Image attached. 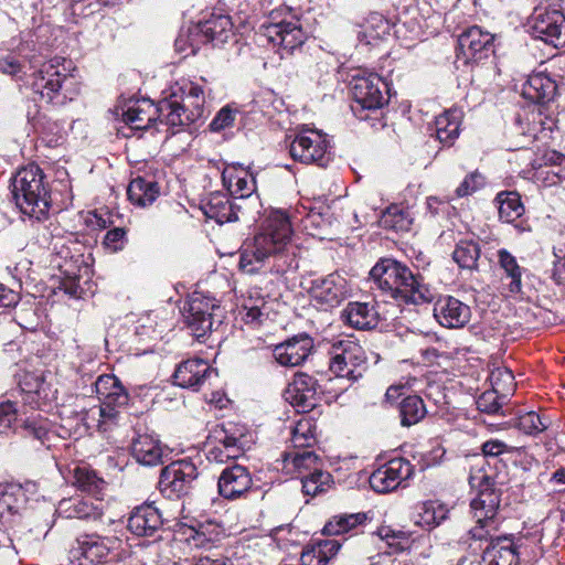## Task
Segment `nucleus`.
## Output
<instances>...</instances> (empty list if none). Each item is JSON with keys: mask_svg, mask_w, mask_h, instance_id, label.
Wrapping results in <instances>:
<instances>
[{"mask_svg": "<svg viewBox=\"0 0 565 565\" xmlns=\"http://www.w3.org/2000/svg\"><path fill=\"white\" fill-rule=\"evenodd\" d=\"M288 216L279 211L271 213L263 230L241 248L239 269L254 275L259 271L277 274L298 268L297 247L291 244Z\"/></svg>", "mask_w": 565, "mask_h": 565, "instance_id": "obj_1", "label": "nucleus"}, {"mask_svg": "<svg viewBox=\"0 0 565 565\" xmlns=\"http://www.w3.org/2000/svg\"><path fill=\"white\" fill-rule=\"evenodd\" d=\"M95 391L100 403L83 414V424L87 429L110 431L122 420L129 393L114 374L99 375L95 382Z\"/></svg>", "mask_w": 565, "mask_h": 565, "instance_id": "obj_2", "label": "nucleus"}, {"mask_svg": "<svg viewBox=\"0 0 565 565\" xmlns=\"http://www.w3.org/2000/svg\"><path fill=\"white\" fill-rule=\"evenodd\" d=\"M42 169L30 163L14 174L11 181L12 195L20 211L31 218L46 217L51 206L49 184Z\"/></svg>", "mask_w": 565, "mask_h": 565, "instance_id": "obj_3", "label": "nucleus"}, {"mask_svg": "<svg viewBox=\"0 0 565 565\" xmlns=\"http://www.w3.org/2000/svg\"><path fill=\"white\" fill-rule=\"evenodd\" d=\"M74 71L72 61L55 56L33 72L32 89L46 103L61 105L78 93Z\"/></svg>", "mask_w": 565, "mask_h": 565, "instance_id": "obj_4", "label": "nucleus"}, {"mask_svg": "<svg viewBox=\"0 0 565 565\" xmlns=\"http://www.w3.org/2000/svg\"><path fill=\"white\" fill-rule=\"evenodd\" d=\"M470 484L472 488H478V492L470 502L477 525L469 531V534L475 541H488V536L494 535L499 529L497 514L501 491L495 487L493 479L486 473L471 476Z\"/></svg>", "mask_w": 565, "mask_h": 565, "instance_id": "obj_5", "label": "nucleus"}, {"mask_svg": "<svg viewBox=\"0 0 565 565\" xmlns=\"http://www.w3.org/2000/svg\"><path fill=\"white\" fill-rule=\"evenodd\" d=\"M170 109L171 104L166 97L157 104L149 98L129 99L122 108V120L132 130H145L157 119L171 129V124L180 122V119Z\"/></svg>", "mask_w": 565, "mask_h": 565, "instance_id": "obj_6", "label": "nucleus"}, {"mask_svg": "<svg viewBox=\"0 0 565 565\" xmlns=\"http://www.w3.org/2000/svg\"><path fill=\"white\" fill-rule=\"evenodd\" d=\"M184 320L192 335L199 342H205L209 333L222 323L221 307L215 299L194 294L189 301Z\"/></svg>", "mask_w": 565, "mask_h": 565, "instance_id": "obj_7", "label": "nucleus"}, {"mask_svg": "<svg viewBox=\"0 0 565 565\" xmlns=\"http://www.w3.org/2000/svg\"><path fill=\"white\" fill-rule=\"evenodd\" d=\"M179 90L182 95L173 90L166 96L167 102L171 104V113L180 119V122L175 120V124H171V134L180 131L181 128L204 116L205 95L203 88L190 82Z\"/></svg>", "mask_w": 565, "mask_h": 565, "instance_id": "obj_8", "label": "nucleus"}, {"mask_svg": "<svg viewBox=\"0 0 565 565\" xmlns=\"http://www.w3.org/2000/svg\"><path fill=\"white\" fill-rule=\"evenodd\" d=\"M291 158L305 164L327 167L331 161L330 142L320 130L302 128L289 145Z\"/></svg>", "mask_w": 565, "mask_h": 565, "instance_id": "obj_9", "label": "nucleus"}, {"mask_svg": "<svg viewBox=\"0 0 565 565\" xmlns=\"http://www.w3.org/2000/svg\"><path fill=\"white\" fill-rule=\"evenodd\" d=\"M366 370L363 348L354 341L341 340L332 345L330 371L340 379L355 382Z\"/></svg>", "mask_w": 565, "mask_h": 565, "instance_id": "obj_10", "label": "nucleus"}, {"mask_svg": "<svg viewBox=\"0 0 565 565\" xmlns=\"http://www.w3.org/2000/svg\"><path fill=\"white\" fill-rule=\"evenodd\" d=\"M529 28L535 39L554 47L565 44V15L555 7L537 6L530 18Z\"/></svg>", "mask_w": 565, "mask_h": 565, "instance_id": "obj_11", "label": "nucleus"}, {"mask_svg": "<svg viewBox=\"0 0 565 565\" xmlns=\"http://www.w3.org/2000/svg\"><path fill=\"white\" fill-rule=\"evenodd\" d=\"M196 478L198 469L192 461L177 460L161 470L159 488L167 498L179 499L190 492Z\"/></svg>", "mask_w": 565, "mask_h": 565, "instance_id": "obj_12", "label": "nucleus"}, {"mask_svg": "<svg viewBox=\"0 0 565 565\" xmlns=\"http://www.w3.org/2000/svg\"><path fill=\"white\" fill-rule=\"evenodd\" d=\"M386 86L380 75L358 72L351 81V92L355 103L352 110L356 111L358 108L374 110L383 107L387 103L383 94Z\"/></svg>", "mask_w": 565, "mask_h": 565, "instance_id": "obj_13", "label": "nucleus"}, {"mask_svg": "<svg viewBox=\"0 0 565 565\" xmlns=\"http://www.w3.org/2000/svg\"><path fill=\"white\" fill-rule=\"evenodd\" d=\"M398 275L396 284L393 286L392 298L402 299L406 303L422 305L430 302L434 292L427 284L424 282L419 274H414L405 264L398 262Z\"/></svg>", "mask_w": 565, "mask_h": 565, "instance_id": "obj_14", "label": "nucleus"}, {"mask_svg": "<svg viewBox=\"0 0 565 565\" xmlns=\"http://www.w3.org/2000/svg\"><path fill=\"white\" fill-rule=\"evenodd\" d=\"M413 475V466L404 458H394L379 467L370 476L371 488L380 493L395 490Z\"/></svg>", "mask_w": 565, "mask_h": 565, "instance_id": "obj_15", "label": "nucleus"}, {"mask_svg": "<svg viewBox=\"0 0 565 565\" xmlns=\"http://www.w3.org/2000/svg\"><path fill=\"white\" fill-rule=\"evenodd\" d=\"M312 349L313 339L302 332L277 344L273 350V355L281 366L296 367L309 358Z\"/></svg>", "mask_w": 565, "mask_h": 565, "instance_id": "obj_16", "label": "nucleus"}, {"mask_svg": "<svg viewBox=\"0 0 565 565\" xmlns=\"http://www.w3.org/2000/svg\"><path fill=\"white\" fill-rule=\"evenodd\" d=\"M493 40L494 36L491 33L473 25L459 35L457 55L465 62L482 60L492 52Z\"/></svg>", "mask_w": 565, "mask_h": 565, "instance_id": "obj_17", "label": "nucleus"}, {"mask_svg": "<svg viewBox=\"0 0 565 565\" xmlns=\"http://www.w3.org/2000/svg\"><path fill=\"white\" fill-rule=\"evenodd\" d=\"M252 486L253 478L249 470L237 463L223 469L217 481L220 495L232 501L245 497Z\"/></svg>", "mask_w": 565, "mask_h": 565, "instance_id": "obj_18", "label": "nucleus"}, {"mask_svg": "<svg viewBox=\"0 0 565 565\" xmlns=\"http://www.w3.org/2000/svg\"><path fill=\"white\" fill-rule=\"evenodd\" d=\"M114 543L108 537L98 535H85L77 540V546L71 551L73 562L77 565H96L108 561L111 553L110 544Z\"/></svg>", "mask_w": 565, "mask_h": 565, "instance_id": "obj_19", "label": "nucleus"}, {"mask_svg": "<svg viewBox=\"0 0 565 565\" xmlns=\"http://www.w3.org/2000/svg\"><path fill=\"white\" fill-rule=\"evenodd\" d=\"M264 34L268 41L287 53H291L306 41V33L298 19L269 23L268 25H264Z\"/></svg>", "mask_w": 565, "mask_h": 565, "instance_id": "obj_20", "label": "nucleus"}, {"mask_svg": "<svg viewBox=\"0 0 565 565\" xmlns=\"http://www.w3.org/2000/svg\"><path fill=\"white\" fill-rule=\"evenodd\" d=\"M434 317L445 328H462L470 321L471 309L452 296H441L434 303Z\"/></svg>", "mask_w": 565, "mask_h": 565, "instance_id": "obj_21", "label": "nucleus"}, {"mask_svg": "<svg viewBox=\"0 0 565 565\" xmlns=\"http://www.w3.org/2000/svg\"><path fill=\"white\" fill-rule=\"evenodd\" d=\"M212 375H216V371L205 360L194 358L177 366L173 380L180 387L199 391Z\"/></svg>", "mask_w": 565, "mask_h": 565, "instance_id": "obj_22", "label": "nucleus"}, {"mask_svg": "<svg viewBox=\"0 0 565 565\" xmlns=\"http://www.w3.org/2000/svg\"><path fill=\"white\" fill-rule=\"evenodd\" d=\"M347 294V280L337 273L312 281L311 296L324 309L338 306L345 298Z\"/></svg>", "mask_w": 565, "mask_h": 565, "instance_id": "obj_23", "label": "nucleus"}, {"mask_svg": "<svg viewBox=\"0 0 565 565\" xmlns=\"http://www.w3.org/2000/svg\"><path fill=\"white\" fill-rule=\"evenodd\" d=\"M319 392L320 385L313 376L298 373L289 384L286 398L300 412L306 413L316 407Z\"/></svg>", "mask_w": 565, "mask_h": 565, "instance_id": "obj_24", "label": "nucleus"}, {"mask_svg": "<svg viewBox=\"0 0 565 565\" xmlns=\"http://www.w3.org/2000/svg\"><path fill=\"white\" fill-rule=\"evenodd\" d=\"M163 524L159 509L151 503L136 507L129 518L127 527L137 536H153Z\"/></svg>", "mask_w": 565, "mask_h": 565, "instance_id": "obj_25", "label": "nucleus"}, {"mask_svg": "<svg viewBox=\"0 0 565 565\" xmlns=\"http://www.w3.org/2000/svg\"><path fill=\"white\" fill-rule=\"evenodd\" d=\"M483 548L484 565H519V554L511 536H488Z\"/></svg>", "mask_w": 565, "mask_h": 565, "instance_id": "obj_26", "label": "nucleus"}, {"mask_svg": "<svg viewBox=\"0 0 565 565\" xmlns=\"http://www.w3.org/2000/svg\"><path fill=\"white\" fill-rule=\"evenodd\" d=\"M166 448L159 438L151 434L138 435L131 443V455L143 466L162 463Z\"/></svg>", "mask_w": 565, "mask_h": 565, "instance_id": "obj_27", "label": "nucleus"}, {"mask_svg": "<svg viewBox=\"0 0 565 565\" xmlns=\"http://www.w3.org/2000/svg\"><path fill=\"white\" fill-rule=\"evenodd\" d=\"M342 319L355 329L371 330L377 327L380 313L373 302L352 301L343 309Z\"/></svg>", "mask_w": 565, "mask_h": 565, "instance_id": "obj_28", "label": "nucleus"}, {"mask_svg": "<svg viewBox=\"0 0 565 565\" xmlns=\"http://www.w3.org/2000/svg\"><path fill=\"white\" fill-rule=\"evenodd\" d=\"M556 92V82L543 72L531 74L522 86L523 97L537 104L553 100Z\"/></svg>", "mask_w": 565, "mask_h": 565, "instance_id": "obj_29", "label": "nucleus"}, {"mask_svg": "<svg viewBox=\"0 0 565 565\" xmlns=\"http://www.w3.org/2000/svg\"><path fill=\"white\" fill-rule=\"evenodd\" d=\"M55 511L61 518L78 520H97L103 514L100 502L95 504L92 500L81 497L62 499Z\"/></svg>", "mask_w": 565, "mask_h": 565, "instance_id": "obj_30", "label": "nucleus"}, {"mask_svg": "<svg viewBox=\"0 0 565 565\" xmlns=\"http://www.w3.org/2000/svg\"><path fill=\"white\" fill-rule=\"evenodd\" d=\"M222 180L235 200L249 199L256 190L254 177L243 168H226L222 173Z\"/></svg>", "mask_w": 565, "mask_h": 565, "instance_id": "obj_31", "label": "nucleus"}, {"mask_svg": "<svg viewBox=\"0 0 565 565\" xmlns=\"http://www.w3.org/2000/svg\"><path fill=\"white\" fill-rule=\"evenodd\" d=\"M241 209L239 204L231 202L220 193L211 194L210 199L202 205L206 217L215 220L218 224L237 221Z\"/></svg>", "mask_w": 565, "mask_h": 565, "instance_id": "obj_32", "label": "nucleus"}, {"mask_svg": "<svg viewBox=\"0 0 565 565\" xmlns=\"http://www.w3.org/2000/svg\"><path fill=\"white\" fill-rule=\"evenodd\" d=\"M367 516L363 512L337 514L324 524L322 532L328 536H340L349 533L353 535L365 524Z\"/></svg>", "mask_w": 565, "mask_h": 565, "instance_id": "obj_33", "label": "nucleus"}, {"mask_svg": "<svg viewBox=\"0 0 565 565\" xmlns=\"http://www.w3.org/2000/svg\"><path fill=\"white\" fill-rule=\"evenodd\" d=\"M398 262L393 258L380 259L370 271L374 287L391 296L398 275Z\"/></svg>", "mask_w": 565, "mask_h": 565, "instance_id": "obj_34", "label": "nucleus"}, {"mask_svg": "<svg viewBox=\"0 0 565 565\" xmlns=\"http://www.w3.org/2000/svg\"><path fill=\"white\" fill-rule=\"evenodd\" d=\"M25 503V493L18 483H0V519L19 514Z\"/></svg>", "mask_w": 565, "mask_h": 565, "instance_id": "obj_35", "label": "nucleus"}, {"mask_svg": "<svg viewBox=\"0 0 565 565\" xmlns=\"http://www.w3.org/2000/svg\"><path fill=\"white\" fill-rule=\"evenodd\" d=\"M461 111L449 109L435 119L436 138L445 146H451L459 136Z\"/></svg>", "mask_w": 565, "mask_h": 565, "instance_id": "obj_36", "label": "nucleus"}, {"mask_svg": "<svg viewBox=\"0 0 565 565\" xmlns=\"http://www.w3.org/2000/svg\"><path fill=\"white\" fill-rule=\"evenodd\" d=\"M127 195L134 205L146 207L157 200L159 185L154 181L138 177L129 183Z\"/></svg>", "mask_w": 565, "mask_h": 565, "instance_id": "obj_37", "label": "nucleus"}, {"mask_svg": "<svg viewBox=\"0 0 565 565\" xmlns=\"http://www.w3.org/2000/svg\"><path fill=\"white\" fill-rule=\"evenodd\" d=\"M449 510L438 501H426L417 507V513L414 516V523L423 529H433L438 526L448 518Z\"/></svg>", "mask_w": 565, "mask_h": 565, "instance_id": "obj_38", "label": "nucleus"}, {"mask_svg": "<svg viewBox=\"0 0 565 565\" xmlns=\"http://www.w3.org/2000/svg\"><path fill=\"white\" fill-rule=\"evenodd\" d=\"M231 20L226 15L214 17L204 23L194 25V32L201 33L202 41L225 42L231 32Z\"/></svg>", "mask_w": 565, "mask_h": 565, "instance_id": "obj_39", "label": "nucleus"}, {"mask_svg": "<svg viewBox=\"0 0 565 565\" xmlns=\"http://www.w3.org/2000/svg\"><path fill=\"white\" fill-rule=\"evenodd\" d=\"M499 217L503 222L512 223L524 213V206L516 192H501L497 195Z\"/></svg>", "mask_w": 565, "mask_h": 565, "instance_id": "obj_40", "label": "nucleus"}, {"mask_svg": "<svg viewBox=\"0 0 565 565\" xmlns=\"http://www.w3.org/2000/svg\"><path fill=\"white\" fill-rule=\"evenodd\" d=\"M498 262L504 270L505 277L510 279L509 291L511 294H520L522 291V268L519 266L516 258L507 249L498 250Z\"/></svg>", "mask_w": 565, "mask_h": 565, "instance_id": "obj_41", "label": "nucleus"}, {"mask_svg": "<svg viewBox=\"0 0 565 565\" xmlns=\"http://www.w3.org/2000/svg\"><path fill=\"white\" fill-rule=\"evenodd\" d=\"M426 413L424 402L417 395H409L399 404L401 424L405 427L419 423Z\"/></svg>", "mask_w": 565, "mask_h": 565, "instance_id": "obj_42", "label": "nucleus"}, {"mask_svg": "<svg viewBox=\"0 0 565 565\" xmlns=\"http://www.w3.org/2000/svg\"><path fill=\"white\" fill-rule=\"evenodd\" d=\"M215 439L237 448L243 454L247 444L246 427L228 422L223 424L220 430H215Z\"/></svg>", "mask_w": 565, "mask_h": 565, "instance_id": "obj_43", "label": "nucleus"}, {"mask_svg": "<svg viewBox=\"0 0 565 565\" xmlns=\"http://www.w3.org/2000/svg\"><path fill=\"white\" fill-rule=\"evenodd\" d=\"M479 257L480 247L473 241H460L452 253L454 260L463 269H476Z\"/></svg>", "mask_w": 565, "mask_h": 565, "instance_id": "obj_44", "label": "nucleus"}, {"mask_svg": "<svg viewBox=\"0 0 565 565\" xmlns=\"http://www.w3.org/2000/svg\"><path fill=\"white\" fill-rule=\"evenodd\" d=\"M316 425L311 418L302 417L291 429V443L294 448H309L316 444Z\"/></svg>", "mask_w": 565, "mask_h": 565, "instance_id": "obj_45", "label": "nucleus"}, {"mask_svg": "<svg viewBox=\"0 0 565 565\" xmlns=\"http://www.w3.org/2000/svg\"><path fill=\"white\" fill-rule=\"evenodd\" d=\"M332 476L319 468H315V471L301 477L302 491L306 495L311 497L326 492L330 488Z\"/></svg>", "mask_w": 565, "mask_h": 565, "instance_id": "obj_46", "label": "nucleus"}, {"mask_svg": "<svg viewBox=\"0 0 565 565\" xmlns=\"http://www.w3.org/2000/svg\"><path fill=\"white\" fill-rule=\"evenodd\" d=\"M74 484L84 492L97 495L104 488V480L87 467H76L74 470Z\"/></svg>", "mask_w": 565, "mask_h": 565, "instance_id": "obj_47", "label": "nucleus"}, {"mask_svg": "<svg viewBox=\"0 0 565 565\" xmlns=\"http://www.w3.org/2000/svg\"><path fill=\"white\" fill-rule=\"evenodd\" d=\"M551 425V420L545 415L536 412H527L519 415L515 426L526 435L536 436L545 431Z\"/></svg>", "mask_w": 565, "mask_h": 565, "instance_id": "obj_48", "label": "nucleus"}, {"mask_svg": "<svg viewBox=\"0 0 565 565\" xmlns=\"http://www.w3.org/2000/svg\"><path fill=\"white\" fill-rule=\"evenodd\" d=\"M32 61H26L25 56L9 53L0 58V72L11 75L18 79H23L28 70L34 68Z\"/></svg>", "mask_w": 565, "mask_h": 565, "instance_id": "obj_49", "label": "nucleus"}, {"mask_svg": "<svg viewBox=\"0 0 565 565\" xmlns=\"http://www.w3.org/2000/svg\"><path fill=\"white\" fill-rule=\"evenodd\" d=\"M21 433L29 438L38 440L41 445H45L50 435V422L46 418L32 416L23 420L20 426Z\"/></svg>", "mask_w": 565, "mask_h": 565, "instance_id": "obj_50", "label": "nucleus"}, {"mask_svg": "<svg viewBox=\"0 0 565 565\" xmlns=\"http://www.w3.org/2000/svg\"><path fill=\"white\" fill-rule=\"evenodd\" d=\"M318 460V455L312 450L291 451L284 456L285 467L292 466L299 473L306 470L315 471Z\"/></svg>", "mask_w": 565, "mask_h": 565, "instance_id": "obj_51", "label": "nucleus"}, {"mask_svg": "<svg viewBox=\"0 0 565 565\" xmlns=\"http://www.w3.org/2000/svg\"><path fill=\"white\" fill-rule=\"evenodd\" d=\"M381 223L385 228L403 232L409 230L412 220L399 206L392 205L383 213Z\"/></svg>", "mask_w": 565, "mask_h": 565, "instance_id": "obj_52", "label": "nucleus"}, {"mask_svg": "<svg viewBox=\"0 0 565 565\" xmlns=\"http://www.w3.org/2000/svg\"><path fill=\"white\" fill-rule=\"evenodd\" d=\"M490 382L492 388L504 397L514 387V375L507 367H497L490 374Z\"/></svg>", "mask_w": 565, "mask_h": 565, "instance_id": "obj_53", "label": "nucleus"}, {"mask_svg": "<svg viewBox=\"0 0 565 565\" xmlns=\"http://www.w3.org/2000/svg\"><path fill=\"white\" fill-rule=\"evenodd\" d=\"M200 38H202L201 33L194 32V26H191L178 35L174 43L175 50L185 56L194 55L199 51L200 42H202Z\"/></svg>", "mask_w": 565, "mask_h": 565, "instance_id": "obj_54", "label": "nucleus"}, {"mask_svg": "<svg viewBox=\"0 0 565 565\" xmlns=\"http://www.w3.org/2000/svg\"><path fill=\"white\" fill-rule=\"evenodd\" d=\"M241 455L243 454L239 452L237 448L228 446L225 443H218V445H215L207 450L206 458L210 462L224 463L228 459L238 458Z\"/></svg>", "mask_w": 565, "mask_h": 565, "instance_id": "obj_55", "label": "nucleus"}, {"mask_svg": "<svg viewBox=\"0 0 565 565\" xmlns=\"http://www.w3.org/2000/svg\"><path fill=\"white\" fill-rule=\"evenodd\" d=\"M499 394L494 390L483 392L477 399L478 409L488 414L498 413L502 407Z\"/></svg>", "mask_w": 565, "mask_h": 565, "instance_id": "obj_56", "label": "nucleus"}, {"mask_svg": "<svg viewBox=\"0 0 565 565\" xmlns=\"http://www.w3.org/2000/svg\"><path fill=\"white\" fill-rule=\"evenodd\" d=\"M484 184V178L477 171L468 174L456 189V194L463 198L472 194Z\"/></svg>", "mask_w": 565, "mask_h": 565, "instance_id": "obj_57", "label": "nucleus"}, {"mask_svg": "<svg viewBox=\"0 0 565 565\" xmlns=\"http://www.w3.org/2000/svg\"><path fill=\"white\" fill-rule=\"evenodd\" d=\"M126 243V231L122 227H115L108 231L104 238V245L110 252L121 250Z\"/></svg>", "mask_w": 565, "mask_h": 565, "instance_id": "obj_58", "label": "nucleus"}, {"mask_svg": "<svg viewBox=\"0 0 565 565\" xmlns=\"http://www.w3.org/2000/svg\"><path fill=\"white\" fill-rule=\"evenodd\" d=\"M17 419V408L10 401L0 403V434L11 428Z\"/></svg>", "mask_w": 565, "mask_h": 565, "instance_id": "obj_59", "label": "nucleus"}, {"mask_svg": "<svg viewBox=\"0 0 565 565\" xmlns=\"http://www.w3.org/2000/svg\"><path fill=\"white\" fill-rule=\"evenodd\" d=\"M235 113L228 107H223L210 122L211 131L218 132L233 125Z\"/></svg>", "mask_w": 565, "mask_h": 565, "instance_id": "obj_60", "label": "nucleus"}, {"mask_svg": "<svg viewBox=\"0 0 565 565\" xmlns=\"http://www.w3.org/2000/svg\"><path fill=\"white\" fill-rule=\"evenodd\" d=\"M317 546L321 548L320 555L324 562V565L329 563L331 558H333L339 550L341 548V542L337 539H327L318 541Z\"/></svg>", "mask_w": 565, "mask_h": 565, "instance_id": "obj_61", "label": "nucleus"}, {"mask_svg": "<svg viewBox=\"0 0 565 565\" xmlns=\"http://www.w3.org/2000/svg\"><path fill=\"white\" fill-rule=\"evenodd\" d=\"M512 449V447L498 439L488 440L482 445V452L486 457H498L504 452H511Z\"/></svg>", "mask_w": 565, "mask_h": 565, "instance_id": "obj_62", "label": "nucleus"}, {"mask_svg": "<svg viewBox=\"0 0 565 565\" xmlns=\"http://www.w3.org/2000/svg\"><path fill=\"white\" fill-rule=\"evenodd\" d=\"M321 548L317 544L307 546L300 556L302 565H324L322 556L320 555Z\"/></svg>", "mask_w": 565, "mask_h": 565, "instance_id": "obj_63", "label": "nucleus"}, {"mask_svg": "<svg viewBox=\"0 0 565 565\" xmlns=\"http://www.w3.org/2000/svg\"><path fill=\"white\" fill-rule=\"evenodd\" d=\"M19 296L13 290L0 285V308H9L15 306Z\"/></svg>", "mask_w": 565, "mask_h": 565, "instance_id": "obj_64", "label": "nucleus"}]
</instances>
